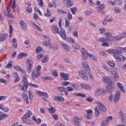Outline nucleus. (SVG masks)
<instances>
[{
	"mask_svg": "<svg viewBox=\"0 0 126 126\" xmlns=\"http://www.w3.org/2000/svg\"><path fill=\"white\" fill-rule=\"evenodd\" d=\"M104 36L105 37H108L110 40V42H112V41H120L122 40V39H124L126 38V32H125L123 33H120L117 36H112V33L110 32H106L104 34Z\"/></svg>",
	"mask_w": 126,
	"mask_h": 126,
	"instance_id": "f257e3e1",
	"label": "nucleus"
},
{
	"mask_svg": "<svg viewBox=\"0 0 126 126\" xmlns=\"http://www.w3.org/2000/svg\"><path fill=\"white\" fill-rule=\"evenodd\" d=\"M43 37L45 41L42 43L44 46L45 47H48V46L50 49H53L54 51L58 50L59 46H58V45L55 44H52V43L50 41L51 39L48 36L43 35Z\"/></svg>",
	"mask_w": 126,
	"mask_h": 126,
	"instance_id": "f03ea898",
	"label": "nucleus"
},
{
	"mask_svg": "<svg viewBox=\"0 0 126 126\" xmlns=\"http://www.w3.org/2000/svg\"><path fill=\"white\" fill-rule=\"evenodd\" d=\"M97 103V106L94 108V115L95 117H98L99 115H100L99 111H101V112H106V111H107L106 106H105L103 103L100 101H98Z\"/></svg>",
	"mask_w": 126,
	"mask_h": 126,
	"instance_id": "7ed1b4c3",
	"label": "nucleus"
},
{
	"mask_svg": "<svg viewBox=\"0 0 126 126\" xmlns=\"http://www.w3.org/2000/svg\"><path fill=\"white\" fill-rule=\"evenodd\" d=\"M28 77V76H27V75H24L23 78L24 86H22V85H20L19 86V88L20 90H21L22 91H24L25 92H26V91H27L28 89V85H29V84L27 82Z\"/></svg>",
	"mask_w": 126,
	"mask_h": 126,
	"instance_id": "20e7f679",
	"label": "nucleus"
},
{
	"mask_svg": "<svg viewBox=\"0 0 126 126\" xmlns=\"http://www.w3.org/2000/svg\"><path fill=\"white\" fill-rule=\"evenodd\" d=\"M63 22V18H60L59 22V25L60 28H61V30L60 31V33H59L60 37L63 39L64 41H66V33L65 32V31H64L63 29L62 28V23Z\"/></svg>",
	"mask_w": 126,
	"mask_h": 126,
	"instance_id": "39448f33",
	"label": "nucleus"
},
{
	"mask_svg": "<svg viewBox=\"0 0 126 126\" xmlns=\"http://www.w3.org/2000/svg\"><path fill=\"white\" fill-rule=\"evenodd\" d=\"M32 115V112H31V111L28 110L22 117V120L23 123L28 125H30V121L28 118H30Z\"/></svg>",
	"mask_w": 126,
	"mask_h": 126,
	"instance_id": "423d86ee",
	"label": "nucleus"
},
{
	"mask_svg": "<svg viewBox=\"0 0 126 126\" xmlns=\"http://www.w3.org/2000/svg\"><path fill=\"white\" fill-rule=\"evenodd\" d=\"M79 76L81 77V79L87 81L88 80V76H87V73L85 71L80 70L78 72Z\"/></svg>",
	"mask_w": 126,
	"mask_h": 126,
	"instance_id": "0eeeda50",
	"label": "nucleus"
},
{
	"mask_svg": "<svg viewBox=\"0 0 126 126\" xmlns=\"http://www.w3.org/2000/svg\"><path fill=\"white\" fill-rule=\"evenodd\" d=\"M59 44L62 47H63V49H64L65 51H66L67 52H70L71 48H70V46H69L68 44L62 41H59Z\"/></svg>",
	"mask_w": 126,
	"mask_h": 126,
	"instance_id": "6e6552de",
	"label": "nucleus"
},
{
	"mask_svg": "<svg viewBox=\"0 0 126 126\" xmlns=\"http://www.w3.org/2000/svg\"><path fill=\"white\" fill-rule=\"evenodd\" d=\"M81 53L82 55L83 60L86 61L88 59V51L87 50L84 48H82L81 49Z\"/></svg>",
	"mask_w": 126,
	"mask_h": 126,
	"instance_id": "1a4fd4ad",
	"label": "nucleus"
},
{
	"mask_svg": "<svg viewBox=\"0 0 126 126\" xmlns=\"http://www.w3.org/2000/svg\"><path fill=\"white\" fill-rule=\"evenodd\" d=\"M114 58L115 60L119 61V62H124L126 59V56L123 55H118V54H114Z\"/></svg>",
	"mask_w": 126,
	"mask_h": 126,
	"instance_id": "9d476101",
	"label": "nucleus"
},
{
	"mask_svg": "<svg viewBox=\"0 0 126 126\" xmlns=\"http://www.w3.org/2000/svg\"><path fill=\"white\" fill-rule=\"evenodd\" d=\"M106 92H107V91H105L104 89L98 88L95 90L94 94L95 95H102L106 94Z\"/></svg>",
	"mask_w": 126,
	"mask_h": 126,
	"instance_id": "9b49d317",
	"label": "nucleus"
},
{
	"mask_svg": "<svg viewBox=\"0 0 126 126\" xmlns=\"http://www.w3.org/2000/svg\"><path fill=\"white\" fill-rule=\"evenodd\" d=\"M60 75L61 76V80L66 81V80H68V79H69V75L67 73L62 72L61 73Z\"/></svg>",
	"mask_w": 126,
	"mask_h": 126,
	"instance_id": "f8f14e48",
	"label": "nucleus"
},
{
	"mask_svg": "<svg viewBox=\"0 0 126 126\" xmlns=\"http://www.w3.org/2000/svg\"><path fill=\"white\" fill-rule=\"evenodd\" d=\"M27 63H28L27 72H28V73H30V72L32 71V66L33 65V62L32 61H30V60L27 59Z\"/></svg>",
	"mask_w": 126,
	"mask_h": 126,
	"instance_id": "ddd939ff",
	"label": "nucleus"
},
{
	"mask_svg": "<svg viewBox=\"0 0 126 126\" xmlns=\"http://www.w3.org/2000/svg\"><path fill=\"white\" fill-rule=\"evenodd\" d=\"M50 30L53 34H60L59 28L55 25H53L51 27Z\"/></svg>",
	"mask_w": 126,
	"mask_h": 126,
	"instance_id": "4468645a",
	"label": "nucleus"
},
{
	"mask_svg": "<svg viewBox=\"0 0 126 126\" xmlns=\"http://www.w3.org/2000/svg\"><path fill=\"white\" fill-rule=\"evenodd\" d=\"M83 66L84 69H85L87 72H90V67L89 66V64H88V62L87 61H84L83 63Z\"/></svg>",
	"mask_w": 126,
	"mask_h": 126,
	"instance_id": "2eb2a0df",
	"label": "nucleus"
},
{
	"mask_svg": "<svg viewBox=\"0 0 126 126\" xmlns=\"http://www.w3.org/2000/svg\"><path fill=\"white\" fill-rule=\"evenodd\" d=\"M106 52L109 54H114V55H118V54H120L119 48L116 49H108L106 50Z\"/></svg>",
	"mask_w": 126,
	"mask_h": 126,
	"instance_id": "dca6fc26",
	"label": "nucleus"
},
{
	"mask_svg": "<svg viewBox=\"0 0 126 126\" xmlns=\"http://www.w3.org/2000/svg\"><path fill=\"white\" fill-rule=\"evenodd\" d=\"M13 77L15 78L14 81V83H17L20 80V78L18 76V73L17 72H14L13 73Z\"/></svg>",
	"mask_w": 126,
	"mask_h": 126,
	"instance_id": "f3484780",
	"label": "nucleus"
},
{
	"mask_svg": "<svg viewBox=\"0 0 126 126\" xmlns=\"http://www.w3.org/2000/svg\"><path fill=\"white\" fill-rule=\"evenodd\" d=\"M111 75L115 78V79H119V73L118 71L115 70H113L110 71Z\"/></svg>",
	"mask_w": 126,
	"mask_h": 126,
	"instance_id": "a211bd4d",
	"label": "nucleus"
},
{
	"mask_svg": "<svg viewBox=\"0 0 126 126\" xmlns=\"http://www.w3.org/2000/svg\"><path fill=\"white\" fill-rule=\"evenodd\" d=\"M8 37V34L6 33H3L0 34V42H4Z\"/></svg>",
	"mask_w": 126,
	"mask_h": 126,
	"instance_id": "6ab92c4d",
	"label": "nucleus"
},
{
	"mask_svg": "<svg viewBox=\"0 0 126 126\" xmlns=\"http://www.w3.org/2000/svg\"><path fill=\"white\" fill-rule=\"evenodd\" d=\"M54 99L56 102H63V101H64V98L63 97L58 95H55Z\"/></svg>",
	"mask_w": 126,
	"mask_h": 126,
	"instance_id": "aec40b11",
	"label": "nucleus"
},
{
	"mask_svg": "<svg viewBox=\"0 0 126 126\" xmlns=\"http://www.w3.org/2000/svg\"><path fill=\"white\" fill-rule=\"evenodd\" d=\"M73 122L75 123V125L76 126H80V124H81V122L80 121V119L78 117H74L73 118Z\"/></svg>",
	"mask_w": 126,
	"mask_h": 126,
	"instance_id": "412c9836",
	"label": "nucleus"
},
{
	"mask_svg": "<svg viewBox=\"0 0 126 126\" xmlns=\"http://www.w3.org/2000/svg\"><path fill=\"white\" fill-rule=\"evenodd\" d=\"M80 86H81V87L85 88V89H86L87 90H92V87L88 84H81Z\"/></svg>",
	"mask_w": 126,
	"mask_h": 126,
	"instance_id": "4be33fe9",
	"label": "nucleus"
},
{
	"mask_svg": "<svg viewBox=\"0 0 126 126\" xmlns=\"http://www.w3.org/2000/svg\"><path fill=\"white\" fill-rule=\"evenodd\" d=\"M40 75H41V74L37 72L36 73V71H32V79H36V78L39 77Z\"/></svg>",
	"mask_w": 126,
	"mask_h": 126,
	"instance_id": "5701e85b",
	"label": "nucleus"
},
{
	"mask_svg": "<svg viewBox=\"0 0 126 126\" xmlns=\"http://www.w3.org/2000/svg\"><path fill=\"white\" fill-rule=\"evenodd\" d=\"M110 41H111V40L109 39L107 37H100L98 39V42H100L101 43H104L105 42H110Z\"/></svg>",
	"mask_w": 126,
	"mask_h": 126,
	"instance_id": "b1692460",
	"label": "nucleus"
},
{
	"mask_svg": "<svg viewBox=\"0 0 126 126\" xmlns=\"http://www.w3.org/2000/svg\"><path fill=\"white\" fill-rule=\"evenodd\" d=\"M117 87L118 88L122 91L123 93L126 92V90L125 89V87H124V85L122 84L121 83H117Z\"/></svg>",
	"mask_w": 126,
	"mask_h": 126,
	"instance_id": "393cba45",
	"label": "nucleus"
},
{
	"mask_svg": "<svg viewBox=\"0 0 126 126\" xmlns=\"http://www.w3.org/2000/svg\"><path fill=\"white\" fill-rule=\"evenodd\" d=\"M31 25H32V26H33V28H34V29H36V30H38V31H39V32H42V29H41V28H40V27H39V26H38V25H37L36 24H35V23L32 22L31 23Z\"/></svg>",
	"mask_w": 126,
	"mask_h": 126,
	"instance_id": "a878e982",
	"label": "nucleus"
},
{
	"mask_svg": "<svg viewBox=\"0 0 126 126\" xmlns=\"http://www.w3.org/2000/svg\"><path fill=\"white\" fill-rule=\"evenodd\" d=\"M20 24L22 28H23L24 30H26V29H27V25H26V23H25V22H24V21L23 20L20 21Z\"/></svg>",
	"mask_w": 126,
	"mask_h": 126,
	"instance_id": "bb28decb",
	"label": "nucleus"
},
{
	"mask_svg": "<svg viewBox=\"0 0 126 126\" xmlns=\"http://www.w3.org/2000/svg\"><path fill=\"white\" fill-rule=\"evenodd\" d=\"M57 90L59 92H65V94H66V92L65 91V90H66V89L63 87H58L57 88Z\"/></svg>",
	"mask_w": 126,
	"mask_h": 126,
	"instance_id": "cd10ccee",
	"label": "nucleus"
},
{
	"mask_svg": "<svg viewBox=\"0 0 126 126\" xmlns=\"http://www.w3.org/2000/svg\"><path fill=\"white\" fill-rule=\"evenodd\" d=\"M88 57L91 58V60L94 61V62H97L98 61V59L96 58V56L90 53H88Z\"/></svg>",
	"mask_w": 126,
	"mask_h": 126,
	"instance_id": "c85d7f7f",
	"label": "nucleus"
},
{
	"mask_svg": "<svg viewBox=\"0 0 126 126\" xmlns=\"http://www.w3.org/2000/svg\"><path fill=\"white\" fill-rule=\"evenodd\" d=\"M102 81H103V82H105V83H108L109 84L112 83V81L109 79V78L107 77H103L102 78Z\"/></svg>",
	"mask_w": 126,
	"mask_h": 126,
	"instance_id": "c756f323",
	"label": "nucleus"
},
{
	"mask_svg": "<svg viewBox=\"0 0 126 126\" xmlns=\"http://www.w3.org/2000/svg\"><path fill=\"white\" fill-rule=\"evenodd\" d=\"M12 45L13 47L15 48H17L18 46V44H17V42H16V39L13 38L12 40Z\"/></svg>",
	"mask_w": 126,
	"mask_h": 126,
	"instance_id": "7c9ffc66",
	"label": "nucleus"
},
{
	"mask_svg": "<svg viewBox=\"0 0 126 126\" xmlns=\"http://www.w3.org/2000/svg\"><path fill=\"white\" fill-rule=\"evenodd\" d=\"M70 10L72 14H73V15H74L76 14V12H77V7H72L70 8Z\"/></svg>",
	"mask_w": 126,
	"mask_h": 126,
	"instance_id": "2f4dec72",
	"label": "nucleus"
},
{
	"mask_svg": "<svg viewBox=\"0 0 126 126\" xmlns=\"http://www.w3.org/2000/svg\"><path fill=\"white\" fill-rule=\"evenodd\" d=\"M9 37L10 38H11L12 37V33H13V28L12 27V26L11 25L9 26Z\"/></svg>",
	"mask_w": 126,
	"mask_h": 126,
	"instance_id": "473e14b6",
	"label": "nucleus"
},
{
	"mask_svg": "<svg viewBox=\"0 0 126 126\" xmlns=\"http://www.w3.org/2000/svg\"><path fill=\"white\" fill-rule=\"evenodd\" d=\"M119 117L120 118V119H122V120L123 122H125V120H126V117H124V114H123V112L120 111L119 113Z\"/></svg>",
	"mask_w": 126,
	"mask_h": 126,
	"instance_id": "72a5a7b5",
	"label": "nucleus"
},
{
	"mask_svg": "<svg viewBox=\"0 0 126 126\" xmlns=\"http://www.w3.org/2000/svg\"><path fill=\"white\" fill-rule=\"evenodd\" d=\"M23 57H27V54L23 52L20 53V54L18 56V59L20 60V59H22Z\"/></svg>",
	"mask_w": 126,
	"mask_h": 126,
	"instance_id": "f704fd0d",
	"label": "nucleus"
},
{
	"mask_svg": "<svg viewBox=\"0 0 126 126\" xmlns=\"http://www.w3.org/2000/svg\"><path fill=\"white\" fill-rule=\"evenodd\" d=\"M66 41L68 43H70V44H74L75 41L73 40V38L72 37H68L66 38Z\"/></svg>",
	"mask_w": 126,
	"mask_h": 126,
	"instance_id": "c9c22d12",
	"label": "nucleus"
},
{
	"mask_svg": "<svg viewBox=\"0 0 126 126\" xmlns=\"http://www.w3.org/2000/svg\"><path fill=\"white\" fill-rule=\"evenodd\" d=\"M84 13H85V15H86L87 16H90V15H91V14H92V10H87L85 11Z\"/></svg>",
	"mask_w": 126,
	"mask_h": 126,
	"instance_id": "e433bc0d",
	"label": "nucleus"
},
{
	"mask_svg": "<svg viewBox=\"0 0 126 126\" xmlns=\"http://www.w3.org/2000/svg\"><path fill=\"white\" fill-rule=\"evenodd\" d=\"M43 50V48L41 46H37L35 49V53L39 54V53H41Z\"/></svg>",
	"mask_w": 126,
	"mask_h": 126,
	"instance_id": "4c0bfd02",
	"label": "nucleus"
},
{
	"mask_svg": "<svg viewBox=\"0 0 126 126\" xmlns=\"http://www.w3.org/2000/svg\"><path fill=\"white\" fill-rule=\"evenodd\" d=\"M58 13H59V14H66V13H67V12H66V11H64L63 9H58Z\"/></svg>",
	"mask_w": 126,
	"mask_h": 126,
	"instance_id": "58836bf2",
	"label": "nucleus"
},
{
	"mask_svg": "<svg viewBox=\"0 0 126 126\" xmlns=\"http://www.w3.org/2000/svg\"><path fill=\"white\" fill-rule=\"evenodd\" d=\"M104 8L105 5H104V4H101L100 6L96 7V9H97V10H99V11H101V10H103Z\"/></svg>",
	"mask_w": 126,
	"mask_h": 126,
	"instance_id": "ea45409f",
	"label": "nucleus"
},
{
	"mask_svg": "<svg viewBox=\"0 0 126 126\" xmlns=\"http://www.w3.org/2000/svg\"><path fill=\"white\" fill-rule=\"evenodd\" d=\"M36 95H48V94L46 92H42L39 91H37L35 92Z\"/></svg>",
	"mask_w": 126,
	"mask_h": 126,
	"instance_id": "a19ab883",
	"label": "nucleus"
},
{
	"mask_svg": "<svg viewBox=\"0 0 126 126\" xmlns=\"http://www.w3.org/2000/svg\"><path fill=\"white\" fill-rule=\"evenodd\" d=\"M108 64L110 66H111V67H115V66H116V63H115V62H114V61L108 62Z\"/></svg>",
	"mask_w": 126,
	"mask_h": 126,
	"instance_id": "79ce46f5",
	"label": "nucleus"
},
{
	"mask_svg": "<svg viewBox=\"0 0 126 126\" xmlns=\"http://www.w3.org/2000/svg\"><path fill=\"white\" fill-rule=\"evenodd\" d=\"M23 99L25 101L26 104H29V98L28 95H25L23 96Z\"/></svg>",
	"mask_w": 126,
	"mask_h": 126,
	"instance_id": "37998d69",
	"label": "nucleus"
},
{
	"mask_svg": "<svg viewBox=\"0 0 126 126\" xmlns=\"http://www.w3.org/2000/svg\"><path fill=\"white\" fill-rule=\"evenodd\" d=\"M66 2H67V6H68V7H70L71 6H72L73 4V2L71 1V0H67Z\"/></svg>",
	"mask_w": 126,
	"mask_h": 126,
	"instance_id": "c03bdc74",
	"label": "nucleus"
},
{
	"mask_svg": "<svg viewBox=\"0 0 126 126\" xmlns=\"http://www.w3.org/2000/svg\"><path fill=\"white\" fill-rule=\"evenodd\" d=\"M47 13H44V16H46V17H51V11H50L49 9H47Z\"/></svg>",
	"mask_w": 126,
	"mask_h": 126,
	"instance_id": "a18cd8bd",
	"label": "nucleus"
},
{
	"mask_svg": "<svg viewBox=\"0 0 126 126\" xmlns=\"http://www.w3.org/2000/svg\"><path fill=\"white\" fill-rule=\"evenodd\" d=\"M108 15L106 16L104 20H103V22H102V25H103V26H105V25H107V23H108Z\"/></svg>",
	"mask_w": 126,
	"mask_h": 126,
	"instance_id": "49530a36",
	"label": "nucleus"
},
{
	"mask_svg": "<svg viewBox=\"0 0 126 126\" xmlns=\"http://www.w3.org/2000/svg\"><path fill=\"white\" fill-rule=\"evenodd\" d=\"M118 50L119 51V54L123 53V52H126V47L124 48L118 47Z\"/></svg>",
	"mask_w": 126,
	"mask_h": 126,
	"instance_id": "de8ad7c7",
	"label": "nucleus"
},
{
	"mask_svg": "<svg viewBox=\"0 0 126 126\" xmlns=\"http://www.w3.org/2000/svg\"><path fill=\"white\" fill-rule=\"evenodd\" d=\"M43 58H44V55L42 54H39L36 56V60H37V61H40V60H42Z\"/></svg>",
	"mask_w": 126,
	"mask_h": 126,
	"instance_id": "09e8293b",
	"label": "nucleus"
},
{
	"mask_svg": "<svg viewBox=\"0 0 126 126\" xmlns=\"http://www.w3.org/2000/svg\"><path fill=\"white\" fill-rule=\"evenodd\" d=\"M115 89V87L111 85H108L106 86V89L109 91H112L113 89Z\"/></svg>",
	"mask_w": 126,
	"mask_h": 126,
	"instance_id": "8fccbe9b",
	"label": "nucleus"
},
{
	"mask_svg": "<svg viewBox=\"0 0 126 126\" xmlns=\"http://www.w3.org/2000/svg\"><path fill=\"white\" fill-rule=\"evenodd\" d=\"M49 61V57L48 56H44L43 59L42 60V63H46Z\"/></svg>",
	"mask_w": 126,
	"mask_h": 126,
	"instance_id": "3c124183",
	"label": "nucleus"
},
{
	"mask_svg": "<svg viewBox=\"0 0 126 126\" xmlns=\"http://www.w3.org/2000/svg\"><path fill=\"white\" fill-rule=\"evenodd\" d=\"M120 95H115L114 98V101L115 103H117L119 100H120Z\"/></svg>",
	"mask_w": 126,
	"mask_h": 126,
	"instance_id": "603ef678",
	"label": "nucleus"
},
{
	"mask_svg": "<svg viewBox=\"0 0 126 126\" xmlns=\"http://www.w3.org/2000/svg\"><path fill=\"white\" fill-rule=\"evenodd\" d=\"M44 80H53V78L51 76H44L42 77Z\"/></svg>",
	"mask_w": 126,
	"mask_h": 126,
	"instance_id": "864d4df0",
	"label": "nucleus"
},
{
	"mask_svg": "<svg viewBox=\"0 0 126 126\" xmlns=\"http://www.w3.org/2000/svg\"><path fill=\"white\" fill-rule=\"evenodd\" d=\"M48 111H49V112L50 114H54V113H55V112H56V109H55V108L52 107L48 109Z\"/></svg>",
	"mask_w": 126,
	"mask_h": 126,
	"instance_id": "5fc2aeb1",
	"label": "nucleus"
},
{
	"mask_svg": "<svg viewBox=\"0 0 126 126\" xmlns=\"http://www.w3.org/2000/svg\"><path fill=\"white\" fill-rule=\"evenodd\" d=\"M41 66L40 65H38L36 66V71H37V73H39V74H41Z\"/></svg>",
	"mask_w": 126,
	"mask_h": 126,
	"instance_id": "6e6d98bb",
	"label": "nucleus"
},
{
	"mask_svg": "<svg viewBox=\"0 0 126 126\" xmlns=\"http://www.w3.org/2000/svg\"><path fill=\"white\" fill-rule=\"evenodd\" d=\"M72 47L74 48V49H77V50H79V49H80V46L77 44H73Z\"/></svg>",
	"mask_w": 126,
	"mask_h": 126,
	"instance_id": "4d7b16f0",
	"label": "nucleus"
},
{
	"mask_svg": "<svg viewBox=\"0 0 126 126\" xmlns=\"http://www.w3.org/2000/svg\"><path fill=\"white\" fill-rule=\"evenodd\" d=\"M70 25V22L68 21V20H66L65 21V27H69V26Z\"/></svg>",
	"mask_w": 126,
	"mask_h": 126,
	"instance_id": "13d9d810",
	"label": "nucleus"
},
{
	"mask_svg": "<svg viewBox=\"0 0 126 126\" xmlns=\"http://www.w3.org/2000/svg\"><path fill=\"white\" fill-rule=\"evenodd\" d=\"M72 87H73V89H75V90H77L79 88V87L77 84H72L71 85Z\"/></svg>",
	"mask_w": 126,
	"mask_h": 126,
	"instance_id": "bf43d9fd",
	"label": "nucleus"
},
{
	"mask_svg": "<svg viewBox=\"0 0 126 126\" xmlns=\"http://www.w3.org/2000/svg\"><path fill=\"white\" fill-rule=\"evenodd\" d=\"M72 35L74 37L78 38V32L77 31H75L73 32Z\"/></svg>",
	"mask_w": 126,
	"mask_h": 126,
	"instance_id": "052dcab7",
	"label": "nucleus"
},
{
	"mask_svg": "<svg viewBox=\"0 0 126 126\" xmlns=\"http://www.w3.org/2000/svg\"><path fill=\"white\" fill-rule=\"evenodd\" d=\"M37 1L38 2V5H39V6H41V7H43L44 5V3L43 2V0H37Z\"/></svg>",
	"mask_w": 126,
	"mask_h": 126,
	"instance_id": "680f3d73",
	"label": "nucleus"
},
{
	"mask_svg": "<svg viewBox=\"0 0 126 126\" xmlns=\"http://www.w3.org/2000/svg\"><path fill=\"white\" fill-rule=\"evenodd\" d=\"M6 117H8V115L4 114H2L1 116H0V121L3 120V119H4V118H6Z\"/></svg>",
	"mask_w": 126,
	"mask_h": 126,
	"instance_id": "e2e57ef3",
	"label": "nucleus"
},
{
	"mask_svg": "<svg viewBox=\"0 0 126 126\" xmlns=\"http://www.w3.org/2000/svg\"><path fill=\"white\" fill-rule=\"evenodd\" d=\"M99 31L100 34H103V33H105V32H106V29H105V28H99Z\"/></svg>",
	"mask_w": 126,
	"mask_h": 126,
	"instance_id": "0e129e2a",
	"label": "nucleus"
},
{
	"mask_svg": "<svg viewBox=\"0 0 126 126\" xmlns=\"http://www.w3.org/2000/svg\"><path fill=\"white\" fill-rule=\"evenodd\" d=\"M67 91L68 92H72L73 91V88L71 87H66Z\"/></svg>",
	"mask_w": 126,
	"mask_h": 126,
	"instance_id": "69168bd1",
	"label": "nucleus"
},
{
	"mask_svg": "<svg viewBox=\"0 0 126 126\" xmlns=\"http://www.w3.org/2000/svg\"><path fill=\"white\" fill-rule=\"evenodd\" d=\"M42 96H43L42 99L44 101H47V100H48V99H49V95H43Z\"/></svg>",
	"mask_w": 126,
	"mask_h": 126,
	"instance_id": "338daca9",
	"label": "nucleus"
},
{
	"mask_svg": "<svg viewBox=\"0 0 126 126\" xmlns=\"http://www.w3.org/2000/svg\"><path fill=\"white\" fill-rule=\"evenodd\" d=\"M67 18L69 20H71V19H72V15L71 14V13L68 12Z\"/></svg>",
	"mask_w": 126,
	"mask_h": 126,
	"instance_id": "774afa93",
	"label": "nucleus"
}]
</instances>
